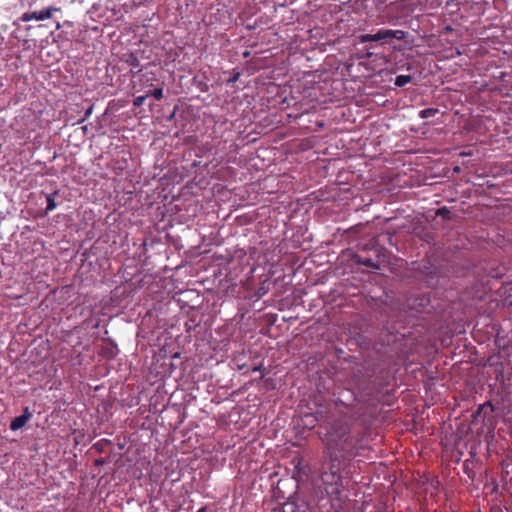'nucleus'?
I'll return each instance as SVG.
<instances>
[{
    "instance_id": "4",
    "label": "nucleus",
    "mask_w": 512,
    "mask_h": 512,
    "mask_svg": "<svg viewBox=\"0 0 512 512\" xmlns=\"http://www.w3.org/2000/svg\"><path fill=\"white\" fill-rule=\"evenodd\" d=\"M340 459L336 453L324 451L320 473H336L341 474Z\"/></svg>"
},
{
    "instance_id": "17",
    "label": "nucleus",
    "mask_w": 512,
    "mask_h": 512,
    "mask_svg": "<svg viewBox=\"0 0 512 512\" xmlns=\"http://www.w3.org/2000/svg\"><path fill=\"white\" fill-rule=\"evenodd\" d=\"M265 369H263L264 371ZM253 372H256V371H262V366L259 365V366H255L253 369H252Z\"/></svg>"
},
{
    "instance_id": "11",
    "label": "nucleus",
    "mask_w": 512,
    "mask_h": 512,
    "mask_svg": "<svg viewBox=\"0 0 512 512\" xmlns=\"http://www.w3.org/2000/svg\"><path fill=\"white\" fill-rule=\"evenodd\" d=\"M412 81V77L410 75H398L395 78L394 84L398 87H403L406 84Z\"/></svg>"
},
{
    "instance_id": "16",
    "label": "nucleus",
    "mask_w": 512,
    "mask_h": 512,
    "mask_svg": "<svg viewBox=\"0 0 512 512\" xmlns=\"http://www.w3.org/2000/svg\"><path fill=\"white\" fill-rule=\"evenodd\" d=\"M23 19H24V20H30V19H32V14H30V13H25V14L23 15Z\"/></svg>"
},
{
    "instance_id": "7",
    "label": "nucleus",
    "mask_w": 512,
    "mask_h": 512,
    "mask_svg": "<svg viewBox=\"0 0 512 512\" xmlns=\"http://www.w3.org/2000/svg\"><path fill=\"white\" fill-rule=\"evenodd\" d=\"M123 59L131 67L132 71L140 72L142 70L141 59L138 52L124 54Z\"/></svg>"
},
{
    "instance_id": "3",
    "label": "nucleus",
    "mask_w": 512,
    "mask_h": 512,
    "mask_svg": "<svg viewBox=\"0 0 512 512\" xmlns=\"http://www.w3.org/2000/svg\"><path fill=\"white\" fill-rule=\"evenodd\" d=\"M406 34L402 30L379 29L375 34H363L358 36L360 43L372 41H384L389 39L403 40Z\"/></svg>"
},
{
    "instance_id": "18",
    "label": "nucleus",
    "mask_w": 512,
    "mask_h": 512,
    "mask_svg": "<svg viewBox=\"0 0 512 512\" xmlns=\"http://www.w3.org/2000/svg\"><path fill=\"white\" fill-rule=\"evenodd\" d=\"M372 55H373V53H372V52H370V51H367V52L365 53V56H366V57H371Z\"/></svg>"
},
{
    "instance_id": "1",
    "label": "nucleus",
    "mask_w": 512,
    "mask_h": 512,
    "mask_svg": "<svg viewBox=\"0 0 512 512\" xmlns=\"http://www.w3.org/2000/svg\"><path fill=\"white\" fill-rule=\"evenodd\" d=\"M325 450L336 453H352L355 449V441L351 435V425L345 421H335L327 431L323 439Z\"/></svg>"
},
{
    "instance_id": "6",
    "label": "nucleus",
    "mask_w": 512,
    "mask_h": 512,
    "mask_svg": "<svg viewBox=\"0 0 512 512\" xmlns=\"http://www.w3.org/2000/svg\"><path fill=\"white\" fill-rule=\"evenodd\" d=\"M58 12V8L55 7H47L39 11H34V20L43 21L50 20V24L54 28L59 27V23L57 21L52 20V14Z\"/></svg>"
},
{
    "instance_id": "12",
    "label": "nucleus",
    "mask_w": 512,
    "mask_h": 512,
    "mask_svg": "<svg viewBox=\"0 0 512 512\" xmlns=\"http://www.w3.org/2000/svg\"><path fill=\"white\" fill-rule=\"evenodd\" d=\"M436 113H438V109L427 108L420 112V116L422 118H430V117L434 116Z\"/></svg>"
},
{
    "instance_id": "19",
    "label": "nucleus",
    "mask_w": 512,
    "mask_h": 512,
    "mask_svg": "<svg viewBox=\"0 0 512 512\" xmlns=\"http://www.w3.org/2000/svg\"><path fill=\"white\" fill-rule=\"evenodd\" d=\"M365 103V100L362 99L361 102H360V105H363Z\"/></svg>"
},
{
    "instance_id": "2",
    "label": "nucleus",
    "mask_w": 512,
    "mask_h": 512,
    "mask_svg": "<svg viewBox=\"0 0 512 512\" xmlns=\"http://www.w3.org/2000/svg\"><path fill=\"white\" fill-rule=\"evenodd\" d=\"M320 479L326 494L330 498L331 508L334 512H340L344 504V499L341 496L343 489L342 475L334 472L320 473Z\"/></svg>"
},
{
    "instance_id": "5",
    "label": "nucleus",
    "mask_w": 512,
    "mask_h": 512,
    "mask_svg": "<svg viewBox=\"0 0 512 512\" xmlns=\"http://www.w3.org/2000/svg\"><path fill=\"white\" fill-rule=\"evenodd\" d=\"M430 299L425 294L420 295H412L406 300V307L409 310L420 313L425 310V308L429 305Z\"/></svg>"
},
{
    "instance_id": "13",
    "label": "nucleus",
    "mask_w": 512,
    "mask_h": 512,
    "mask_svg": "<svg viewBox=\"0 0 512 512\" xmlns=\"http://www.w3.org/2000/svg\"><path fill=\"white\" fill-rule=\"evenodd\" d=\"M143 96H153V97L162 96V89L155 88L153 90H149Z\"/></svg>"
},
{
    "instance_id": "8",
    "label": "nucleus",
    "mask_w": 512,
    "mask_h": 512,
    "mask_svg": "<svg viewBox=\"0 0 512 512\" xmlns=\"http://www.w3.org/2000/svg\"><path fill=\"white\" fill-rule=\"evenodd\" d=\"M29 417H30L29 408L26 407L24 409L23 415H20L13 419V421L10 424V429L13 431H16V430L22 428L25 425V423L27 422V420L29 419Z\"/></svg>"
},
{
    "instance_id": "10",
    "label": "nucleus",
    "mask_w": 512,
    "mask_h": 512,
    "mask_svg": "<svg viewBox=\"0 0 512 512\" xmlns=\"http://www.w3.org/2000/svg\"><path fill=\"white\" fill-rule=\"evenodd\" d=\"M57 194L58 193L56 191L53 193H50V194H43L45 201H46L45 213H48L56 208L57 205L55 202V196Z\"/></svg>"
},
{
    "instance_id": "9",
    "label": "nucleus",
    "mask_w": 512,
    "mask_h": 512,
    "mask_svg": "<svg viewBox=\"0 0 512 512\" xmlns=\"http://www.w3.org/2000/svg\"><path fill=\"white\" fill-rule=\"evenodd\" d=\"M354 261L357 264L364 265L372 269H380V264L377 261L372 260L371 258H363L360 255H355Z\"/></svg>"
},
{
    "instance_id": "15",
    "label": "nucleus",
    "mask_w": 512,
    "mask_h": 512,
    "mask_svg": "<svg viewBox=\"0 0 512 512\" xmlns=\"http://www.w3.org/2000/svg\"><path fill=\"white\" fill-rule=\"evenodd\" d=\"M145 99L146 98H134L133 105L135 107H139V106H141L143 104Z\"/></svg>"
},
{
    "instance_id": "14",
    "label": "nucleus",
    "mask_w": 512,
    "mask_h": 512,
    "mask_svg": "<svg viewBox=\"0 0 512 512\" xmlns=\"http://www.w3.org/2000/svg\"><path fill=\"white\" fill-rule=\"evenodd\" d=\"M450 214V211L447 208H441L437 211V215H441L447 217Z\"/></svg>"
}]
</instances>
